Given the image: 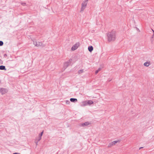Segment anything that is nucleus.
<instances>
[{
	"instance_id": "nucleus-1",
	"label": "nucleus",
	"mask_w": 154,
	"mask_h": 154,
	"mask_svg": "<svg viewBox=\"0 0 154 154\" xmlns=\"http://www.w3.org/2000/svg\"><path fill=\"white\" fill-rule=\"evenodd\" d=\"M108 40L109 42L114 41L116 39V32L115 31H112L107 34Z\"/></svg>"
},
{
	"instance_id": "nucleus-12",
	"label": "nucleus",
	"mask_w": 154,
	"mask_h": 154,
	"mask_svg": "<svg viewBox=\"0 0 154 154\" xmlns=\"http://www.w3.org/2000/svg\"><path fill=\"white\" fill-rule=\"evenodd\" d=\"M88 105H91L93 104L94 103L91 100H87Z\"/></svg>"
},
{
	"instance_id": "nucleus-24",
	"label": "nucleus",
	"mask_w": 154,
	"mask_h": 154,
	"mask_svg": "<svg viewBox=\"0 0 154 154\" xmlns=\"http://www.w3.org/2000/svg\"><path fill=\"white\" fill-rule=\"evenodd\" d=\"M13 154H20V153H17V152H15V153H13Z\"/></svg>"
},
{
	"instance_id": "nucleus-4",
	"label": "nucleus",
	"mask_w": 154,
	"mask_h": 154,
	"mask_svg": "<svg viewBox=\"0 0 154 154\" xmlns=\"http://www.w3.org/2000/svg\"><path fill=\"white\" fill-rule=\"evenodd\" d=\"M72 60L70 59L68 61L64 63V68H65V69H66L70 65L72 62Z\"/></svg>"
},
{
	"instance_id": "nucleus-27",
	"label": "nucleus",
	"mask_w": 154,
	"mask_h": 154,
	"mask_svg": "<svg viewBox=\"0 0 154 154\" xmlns=\"http://www.w3.org/2000/svg\"><path fill=\"white\" fill-rule=\"evenodd\" d=\"M152 30L153 31V32H154V31L152 29Z\"/></svg>"
},
{
	"instance_id": "nucleus-6",
	"label": "nucleus",
	"mask_w": 154,
	"mask_h": 154,
	"mask_svg": "<svg viewBox=\"0 0 154 154\" xmlns=\"http://www.w3.org/2000/svg\"><path fill=\"white\" fill-rule=\"evenodd\" d=\"M8 91V90L7 89L1 88L0 89V92L2 94H3Z\"/></svg>"
},
{
	"instance_id": "nucleus-5",
	"label": "nucleus",
	"mask_w": 154,
	"mask_h": 154,
	"mask_svg": "<svg viewBox=\"0 0 154 154\" xmlns=\"http://www.w3.org/2000/svg\"><path fill=\"white\" fill-rule=\"evenodd\" d=\"M79 43H77L75 44L74 46H73L71 48V49L72 51H74L76 50L79 46Z\"/></svg>"
},
{
	"instance_id": "nucleus-26",
	"label": "nucleus",
	"mask_w": 154,
	"mask_h": 154,
	"mask_svg": "<svg viewBox=\"0 0 154 154\" xmlns=\"http://www.w3.org/2000/svg\"><path fill=\"white\" fill-rule=\"evenodd\" d=\"M111 81V80L110 79H108V81L109 82H110Z\"/></svg>"
},
{
	"instance_id": "nucleus-14",
	"label": "nucleus",
	"mask_w": 154,
	"mask_h": 154,
	"mask_svg": "<svg viewBox=\"0 0 154 154\" xmlns=\"http://www.w3.org/2000/svg\"><path fill=\"white\" fill-rule=\"evenodd\" d=\"M150 63L148 62H146L144 63V65L146 66H148L150 65Z\"/></svg>"
},
{
	"instance_id": "nucleus-15",
	"label": "nucleus",
	"mask_w": 154,
	"mask_h": 154,
	"mask_svg": "<svg viewBox=\"0 0 154 154\" xmlns=\"http://www.w3.org/2000/svg\"><path fill=\"white\" fill-rule=\"evenodd\" d=\"M101 68H99L97 70L95 71V74H97L98 72L101 70Z\"/></svg>"
},
{
	"instance_id": "nucleus-2",
	"label": "nucleus",
	"mask_w": 154,
	"mask_h": 154,
	"mask_svg": "<svg viewBox=\"0 0 154 154\" xmlns=\"http://www.w3.org/2000/svg\"><path fill=\"white\" fill-rule=\"evenodd\" d=\"M33 44L35 45L37 47H44L45 46V45L43 44L42 42H37L35 41H33Z\"/></svg>"
},
{
	"instance_id": "nucleus-13",
	"label": "nucleus",
	"mask_w": 154,
	"mask_h": 154,
	"mask_svg": "<svg viewBox=\"0 0 154 154\" xmlns=\"http://www.w3.org/2000/svg\"><path fill=\"white\" fill-rule=\"evenodd\" d=\"M88 51L90 52H91L93 50V47L91 46H89L88 47Z\"/></svg>"
},
{
	"instance_id": "nucleus-10",
	"label": "nucleus",
	"mask_w": 154,
	"mask_h": 154,
	"mask_svg": "<svg viewBox=\"0 0 154 154\" xmlns=\"http://www.w3.org/2000/svg\"><path fill=\"white\" fill-rule=\"evenodd\" d=\"M0 70H6V69L5 66L1 65L0 66Z\"/></svg>"
},
{
	"instance_id": "nucleus-18",
	"label": "nucleus",
	"mask_w": 154,
	"mask_h": 154,
	"mask_svg": "<svg viewBox=\"0 0 154 154\" xmlns=\"http://www.w3.org/2000/svg\"><path fill=\"white\" fill-rule=\"evenodd\" d=\"M43 131L42 132H41V133L39 135V136L40 137H41L42 136V135L43 134Z\"/></svg>"
},
{
	"instance_id": "nucleus-3",
	"label": "nucleus",
	"mask_w": 154,
	"mask_h": 154,
	"mask_svg": "<svg viewBox=\"0 0 154 154\" xmlns=\"http://www.w3.org/2000/svg\"><path fill=\"white\" fill-rule=\"evenodd\" d=\"M88 1V0H85L82 3V8L81 9V11H83V10L85 8L87 4V2Z\"/></svg>"
},
{
	"instance_id": "nucleus-11",
	"label": "nucleus",
	"mask_w": 154,
	"mask_h": 154,
	"mask_svg": "<svg viewBox=\"0 0 154 154\" xmlns=\"http://www.w3.org/2000/svg\"><path fill=\"white\" fill-rule=\"evenodd\" d=\"M70 101L72 102H75L77 101V99L74 98H71L70 99Z\"/></svg>"
},
{
	"instance_id": "nucleus-7",
	"label": "nucleus",
	"mask_w": 154,
	"mask_h": 154,
	"mask_svg": "<svg viewBox=\"0 0 154 154\" xmlns=\"http://www.w3.org/2000/svg\"><path fill=\"white\" fill-rule=\"evenodd\" d=\"M119 141H114L113 142H112L110 143L108 145V147H110L116 144V143H117Z\"/></svg>"
},
{
	"instance_id": "nucleus-20",
	"label": "nucleus",
	"mask_w": 154,
	"mask_h": 154,
	"mask_svg": "<svg viewBox=\"0 0 154 154\" xmlns=\"http://www.w3.org/2000/svg\"><path fill=\"white\" fill-rule=\"evenodd\" d=\"M21 4L22 5L24 6L26 5V3L25 2H22L21 3Z\"/></svg>"
},
{
	"instance_id": "nucleus-8",
	"label": "nucleus",
	"mask_w": 154,
	"mask_h": 154,
	"mask_svg": "<svg viewBox=\"0 0 154 154\" xmlns=\"http://www.w3.org/2000/svg\"><path fill=\"white\" fill-rule=\"evenodd\" d=\"M91 123L88 122H85L84 123H83L81 124V126L84 127L85 126H88L90 125Z\"/></svg>"
},
{
	"instance_id": "nucleus-19",
	"label": "nucleus",
	"mask_w": 154,
	"mask_h": 154,
	"mask_svg": "<svg viewBox=\"0 0 154 154\" xmlns=\"http://www.w3.org/2000/svg\"><path fill=\"white\" fill-rule=\"evenodd\" d=\"M83 69L79 70L78 71V73L79 74H80L81 73L83 72Z\"/></svg>"
},
{
	"instance_id": "nucleus-25",
	"label": "nucleus",
	"mask_w": 154,
	"mask_h": 154,
	"mask_svg": "<svg viewBox=\"0 0 154 154\" xmlns=\"http://www.w3.org/2000/svg\"><path fill=\"white\" fill-rule=\"evenodd\" d=\"M143 148V147H140L139 148V149L140 150V149H141Z\"/></svg>"
},
{
	"instance_id": "nucleus-17",
	"label": "nucleus",
	"mask_w": 154,
	"mask_h": 154,
	"mask_svg": "<svg viewBox=\"0 0 154 154\" xmlns=\"http://www.w3.org/2000/svg\"><path fill=\"white\" fill-rule=\"evenodd\" d=\"M3 42L1 41H0V46H2L3 45Z\"/></svg>"
},
{
	"instance_id": "nucleus-22",
	"label": "nucleus",
	"mask_w": 154,
	"mask_h": 154,
	"mask_svg": "<svg viewBox=\"0 0 154 154\" xmlns=\"http://www.w3.org/2000/svg\"><path fill=\"white\" fill-rule=\"evenodd\" d=\"M69 103H70V102L69 101H66V103L67 104H69Z\"/></svg>"
},
{
	"instance_id": "nucleus-16",
	"label": "nucleus",
	"mask_w": 154,
	"mask_h": 154,
	"mask_svg": "<svg viewBox=\"0 0 154 154\" xmlns=\"http://www.w3.org/2000/svg\"><path fill=\"white\" fill-rule=\"evenodd\" d=\"M41 139V137H40L39 136H38V138H37L35 140H37L38 141H40Z\"/></svg>"
},
{
	"instance_id": "nucleus-21",
	"label": "nucleus",
	"mask_w": 154,
	"mask_h": 154,
	"mask_svg": "<svg viewBox=\"0 0 154 154\" xmlns=\"http://www.w3.org/2000/svg\"><path fill=\"white\" fill-rule=\"evenodd\" d=\"M35 144H36V145H38V140H35Z\"/></svg>"
},
{
	"instance_id": "nucleus-23",
	"label": "nucleus",
	"mask_w": 154,
	"mask_h": 154,
	"mask_svg": "<svg viewBox=\"0 0 154 154\" xmlns=\"http://www.w3.org/2000/svg\"><path fill=\"white\" fill-rule=\"evenodd\" d=\"M7 56V54H4V57H6Z\"/></svg>"
},
{
	"instance_id": "nucleus-9",
	"label": "nucleus",
	"mask_w": 154,
	"mask_h": 154,
	"mask_svg": "<svg viewBox=\"0 0 154 154\" xmlns=\"http://www.w3.org/2000/svg\"><path fill=\"white\" fill-rule=\"evenodd\" d=\"M87 100L85 101L82 102L81 104V106H85L88 105Z\"/></svg>"
}]
</instances>
